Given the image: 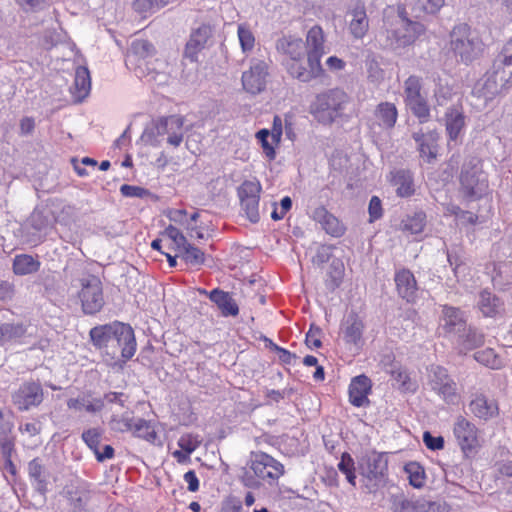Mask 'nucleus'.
Segmentation results:
<instances>
[{
    "mask_svg": "<svg viewBox=\"0 0 512 512\" xmlns=\"http://www.w3.org/2000/svg\"><path fill=\"white\" fill-rule=\"evenodd\" d=\"M321 333H322V330L319 327H317L315 325H311L309 331L306 334V340H305L306 344L309 347H312V346L315 348L321 347V345H322V342L320 340Z\"/></svg>",
    "mask_w": 512,
    "mask_h": 512,
    "instance_id": "nucleus-62",
    "label": "nucleus"
},
{
    "mask_svg": "<svg viewBox=\"0 0 512 512\" xmlns=\"http://www.w3.org/2000/svg\"><path fill=\"white\" fill-rule=\"evenodd\" d=\"M311 217L330 236L339 238L345 234V225L324 206L315 208Z\"/></svg>",
    "mask_w": 512,
    "mask_h": 512,
    "instance_id": "nucleus-19",
    "label": "nucleus"
},
{
    "mask_svg": "<svg viewBox=\"0 0 512 512\" xmlns=\"http://www.w3.org/2000/svg\"><path fill=\"white\" fill-rule=\"evenodd\" d=\"M74 89L79 101L83 100L90 92L91 78L88 68L79 66L75 71Z\"/></svg>",
    "mask_w": 512,
    "mask_h": 512,
    "instance_id": "nucleus-33",
    "label": "nucleus"
},
{
    "mask_svg": "<svg viewBox=\"0 0 512 512\" xmlns=\"http://www.w3.org/2000/svg\"><path fill=\"white\" fill-rule=\"evenodd\" d=\"M183 124V118L178 115L161 118L156 123V132L158 135L170 134L175 128L180 130Z\"/></svg>",
    "mask_w": 512,
    "mask_h": 512,
    "instance_id": "nucleus-38",
    "label": "nucleus"
},
{
    "mask_svg": "<svg viewBox=\"0 0 512 512\" xmlns=\"http://www.w3.org/2000/svg\"><path fill=\"white\" fill-rule=\"evenodd\" d=\"M41 263L37 257L29 254H19L13 259L12 270L17 276H26L37 273Z\"/></svg>",
    "mask_w": 512,
    "mask_h": 512,
    "instance_id": "nucleus-28",
    "label": "nucleus"
},
{
    "mask_svg": "<svg viewBox=\"0 0 512 512\" xmlns=\"http://www.w3.org/2000/svg\"><path fill=\"white\" fill-rule=\"evenodd\" d=\"M262 187L258 181H244L237 190L242 211L252 222L260 219L259 200Z\"/></svg>",
    "mask_w": 512,
    "mask_h": 512,
    "instance_id": "nucleus-10",
    "label": "nucleus"
},
{
    "mask_svg": "<svg viewBox=\"0 0 512 512\" xmlns=\"http://www.w3.org/2000/svg\"><path fill=\"white\" fill-rule=\"evenodd\" d=\"M248 466L253 471L254 476L245 472L243 483L247 487H258L260 483L257 479L269 485L276 484L278 479L284 474L283 464L261 451L251 453Z\"/></svg>",
    "mask_w": 512,
    "mask_h": 512,
    "instance_id": "nucleus-4",
    "label": "nucleus"
},
{
    "mask_svg": "<svg viewBox=\"0 0 512 512\" xmlns=\"http://www.w3.org/2000/svg\"><path fill=\"white\" fill-rule=\"evenodd\" d=\"M15 295V285L8 280L0 279V301H9Z\"/></svg>",
    "mask_w": 512,
    "mask_h": 512,
    "instance_id": "nucleus-63",
    "label": "nucleus"
},
{
    "mask_svg": "<svg viewBox=\"0 0 512 512\" xmlns=\"http://www.w3.org/2000/svg\"><path fill=\"white\" fill-rule=\"evenodd\" d=\"M26 327L22 323H3L0 325V345L23 337Z\"/></svg>",
    "mask_w": 512,
    "mask_h": 512,
    "instance_id": "nucleus-35",
    "label": "nucleus"
},
{
    "mask_svg": "<svg viewBox=\"0 0 512 512\" xmlns=\"http://www.w3.org/2000/svg\"><path fill=\"white\" fill-rule=\"evenodd\" d=\"M453 432L465 455L475 453L480 447L477 427L463 416L457 418Z\"/></svg>",
    "mask_w": 512,
    "mask_h": 512,
    "instance_id": "nucleus-12",
    "label": "nucleus"
},
{
    "mask_svg": "<svg viewBox=\"0 0 512 512\" xmlns=\"http://www.w3.org/2000/svg\"><path fill=\"white\" fill-rule=\"evenodd\" d=\"M398 110L394 103H379L371 119L368 121V127L373 134H381L383 131H391L397 122Z\"/></svg>",
    "mask_w": 512,
    "mask_h": 512,
    "instance_id": "nucleus-14",
    "label": "nucleus"
},
{
    "mask_svg": "<svg viewBox=\"0 0 512 512\" xmlns=\"http://www.w3.org/2000/svg\"><path fill=\"white\" fill-rule=\"evenodd\" d=\"M350 102L348 94L339 88L328 89L315 96L309 112L320 123L331 124L344 114Z\"/></svg>",
    "mask_w": 512,
    "mask_h": 512,
    "instance_id": "nucleus-3",
    "label": "nucleus"
},
{
    "mask_svg": "<svg viewBox=\"0 0 512 512\" xmlns=\"http://www.w3.org/2000/svg\"><path fill=\"white\" fill-rule=\"evenodd\" d=\"M28 473L36 483V490L45 494L47 491V473L39 458L31 460L28 464Z\"/></svg>",
    "mask_w": 512,
    "mask_h": 512,
    "instance_id": "nucleus-32",
    "label": "nucleus"
},
{
    "mask_svg": "<svg viewBox=\"0 0 512 512\" xmlns=\"http://www.w3.org/2000/svg\"><path fill=\"white\" fill-rule=\"evenodd\" d=\"M465 326L464 315L458 308L448 306L443 308L441 327L446 333L458 335L461 331H465Z\"/></svg>",
    "mask_w": 512,
    "mask_h": 512,
    "instance_id": "nucleus-26",
    "label": "nucleus"
},
{
    "mask_svg": "<svg viewBox=\"0 0 512 512\" xmlns=\"http://www.w3.org/2000/svg\"><path fill=\"white\" fill-rule=\"evenodd\" d=\"M80 291L78 298L81 308L86 315H95L102 310L105 304L103 285L99 277L85 275L80 280Z\"/></svg>",
    "mask_w": 512,
    "mask_h": 512,
    "instance_id": "nucleus-8",
    "label": "nucleus"
},
{
    "mask_svg": "<svg viewBox=\"0 0 512 512\" xmlns=\"http://www.w3.org/2000/svg\"><path fill=\"white\" fill-rule=\"evenodd\" d=\"M29 223L35 230L42 231L50 225L51 221L44 211L36 209L30 215Z\"/></svg>",
    "mask_w": 512,
    "mask_h": 512,
    "instance_id": "nucleus-47",
    "label": "nucleus"
},
{
    "mask_svg": "<svg viewBox=\"0 0 512 512\" xmlns=\"http://www.w3.org/2000/svg\"><path fill=\"white\" fill-rule=\"evenodd\" d=\"M398 16L400 18V25L396 29L389 31L387 36L393 49L411 45L425 31L422 23L408 18L405 8L398 7Z\"/></svg>",
    "mask_w": 512,
    "mask_h": 512,
    "instance_id": "nucleus-9",
    "label": "nucleus"
},
{
    "mask_svg": "<svg viewBox=\"0 0 512 512\" xmlns=\"http://www.w3.org/2000/svg\"><path fill=\"white\" fill-rule=\"evenodd\" d=\"M450 48L456 58L468 64L482 54L484 43L469 26L461 24L456 26L450 34Z\"/></svg>",
    "mask_w": 512,
    "mask_h": 512,
    "instance_id": "nucleus-5",
    "label": "nucleus"
},
{
    "mask_svg": "<svg viewBox=\"0 0 512 512\" xmlns=\"http://www.w3.org/2000/svg\"><path fill=\"white\" fill-rule=\"evenodd\" d=\"M364 328L365 325L361 317L355 312L349 313L341 328L344 341L354 345L357 349L360 348L364 343L362 338Z\"/></svg>",
    "mask_w": 512,
    "mask_h": 512,
    "instance_id": "nucleus-20",
    "label": "nucleus"
},
{
    "mask_svg": "<svg viewBox=\"0 0 512 512\" xmlns=\"http://www.w3.org/2000/svg\"><path fill=\"white\" fill-rule=\"evenodd\" d=\"M458 343L463 349L472 350L483 345L484 335L475 329L465 327V331L458 334Z\"/></svg>",
    "mask_w": 512,
    "mask_h": 512,
    "instance_id": "nucleus-36",
    "label": "nucleus"
},
{
    "mask_svg": "<svg viewBox=\"0 0 512 512\" xmlns=\"http://www.w3.org/2000/svg\"><path fill=\"white\" fill-rule=\"evenodd\" d=\"M459 181L460 191L469 199L480 198L487 192L488 178L479 158L469 157L463 163Z\"/></svg>",
    "mask_w": 512,
    "mask_h": 512,
    "instance_id": "nucleus-6",
    "label": "nucleus"
},
{
    "mask_svg": "<svg viewBox=\"0 0 512 512\" xmlns=\"http://www.w3.org/2000/svg\"><path fill=\"white\" fill-rule=\"evenodd\" d=\"M180 253L186 263L193 266L201 265L204 262V253L197 247L187 243Z\"/></svg>",
    "mask_w": 512,
    "mask_h": 512,
    "instance_id": "nucleus-43",
    "label": "nucleus"
},
{
    "mask_svg": "<svg viewBox=\"0 0 512 512\" xmlns=\"http://www.w3.org/2000/svg\"><path fill=\"white\" fill-rule=\"evenodd\" d=\"M464 126V117L460 113L447 115L446 130L451 140H456Z\"/></svg>",
    "mask_w": 512,
    "mask_h": 512,
    "instance_id": "nucleus-41",
    "label": "nucleus"
},
{
    "mask_svg": "<svg viewBox=\"0 0 512 512\" xmlns=\"http://www.w3.org/2000/svg\"><path fill=\"white\" fill-rule=\"evenodd\" d=\"M423 442L432 451L444 448V438L442 436H433L429 431L423 433Z\"/></svg>",
    "mask_w": 512,
    "mask_h": 512,
    "instance_id": "nucleus-57",
    "label": "nucleus"
},
{
    "mask_svg": "<svg viewBox=\"0 0 512 512\" xmlns=\"http://www.w3.org/2000/svg\"><path fill=\"white\" fill-rule=\"evenodd\" d=\"M268 75V64L260 59H252L250 69L242 74L244 90L253 95L261 93L266 88Z\"/></svg>",
    "mask_w": 512,
    "mask_h": 512,
    "instance_id": "nucleus-15",
    "label": "nucleus"
},
{
    "mask_svg": "<svg viewBox=\"0 0 512 512\" xmlns=\"http://www.w3.org/2000/svg\"><path fill=\"white\" fill-rule=\"evenodd\" d=\"M25 12H36L46 7L45 0H15Z\"/></svg>",
    "mask_w": 512,
    "mask_h": 512,
    "instance_id": "nucleus-60",
    "label": "nucleus"
},
{
    "mask_svg": "<svg viewBox=\"0 0 512 512\" xmlns=\"http://www.w3.org/2000/svg\"><path fill=\"white\" fill-rule=\"evenodd\" d=\"M388 461L384 453L376 451L367 452L358 462L360 474L375 485L384 483Z\"/></svg>",
    "mask_w": 512,
    "mask_h": 512,
    "instance_id": "nucleus-11",
    "label": "nucleus"
},
{
    "mask_svg": "<svg viewBox=\"0 0 512 512\" xmlns=\"http://www.w3.org/2000/svg\"><path fill=\"white\" fill-rule=\"evenodd\" d=\"M405 471L409 475V482L415 488H420L424 485L425 474L423 468L416 462L408 463L405 466Z\"/></svg>",
    "mask_w": 512,
    "mask_h": 512,
    "instance_id": "nucleus-45",
    "label": "nucleus"
},
{
    "mask_svg": "<svg viewBox=\"0 0 512 512\" xmlns=\"http://www.w3.org/2000/svg\"><path fill=\"white\" fill-rule=\"evenodd\" d=\"M277 49L288 55L292 61H299L305 53V45L300 38L285 36L277 41Z\"/></svg>",
    "mask_w": 512,
    "mask_h": 512,
    "instance_id": "nucleus-29",
    "label": "nucleus"
},
{
    "mask_svg": "<svg viewBox=\"0 0 512 512\" xmlns=\"http://www.w3.org/2000/svg\"><path fill=\"white\" fill-rule=\"evenodd\" d=\"M499 306V299L490 292L484 291L480 294L479 307L485 316H492Z\"/></svg>",
    "mask_w": 512,
    "mask_h": 512,
    "instance_id": "nucleus-44",
    "label": "nucleus"
},
{
    "mask_svg": "<svg viewBox=\"0 0 512 512\" xmlns=\"http://www.w3.org/2000/svg\"><path fill=\"white\" fill-rule=\"evenodd\" d=\"M349 31L357 39L363 38L369 29V20L364 4L357 3L348 11Z\"/></svg>",
    "mask_w": 512,
    "mask_h": 512,
    "instance_id": "nucleus-23",
    "label": "nucleus"
},
{
    "mask_svg": "<svg viewBox=\"0 0 512 512\" xmlns=\"http://www.w3.org/2000/svg\"><path fill=\"white\" fill-rule=\"evenodd\" d=\"M512 81V38L493 61L492 70L483 85L487 99L503 94L510 88Z\"/></svg>",
    "mask_w": 512,
    "mask_h": 512,
    "instance_id": "nucleus-2",
    "label": "nucleus"
},
{
    "mask_svg": "<svg viewBox=\"0 0 512 512\" xmlns=\"http://www.w3.org/2000/svg\"><path fill=\"white\" fill-rule=\"evenodd\" d=\"M134 420L135 419L128 417L113 418L110 421V427L112 430L118 432L132 431Z\"/></svg>",
    "mask_w": 512,
    "mask_h": 512,
    "instance_id": "nucleus-59",
    "label": "nucleus"
},
{
    "mask_svg": "<svg viewBox=\"0 0 512 512\" xmlns=\"http://www.w3.org/2000/svg\"><path fill=\"white\" fill-rule=\"evenodd\" d=\"M403 89L404 102L408 109L420 123H426L431 114L427 94L423 91L422 79L416 75L409 76L404 81Z\"/></svg>",
    "mask_w": 512,
    "mask_h": 512,
    "instance_id": "nucleus-7",
    "label": "nucleus"
},
{
    "mask_svg": "<svg viewBox=\"0 0 512 512\" xmlns=\"http://www.w3.org/2000/svg\"><path fill=\"white\" fill-rule=\"evenodd\" d=\"M12 426L9 423L0 427V448L4 457H11L14 450V440L10 436Z\"/></svg>",
    "mask_w": 512,
    "mask_h": 512,
    "instance_id": "nucleus-42",
    "label": "nucleus"
},
{
    "mask_svg": "<svg viewBox=\"0 0 512 512\" xmlns=\"http://www.w3.org/2000/svg\"><path fill=\"white\" fill-rule=\"evenodd\" d=\"M416 512H442V506L436 501H430L426 498L414 499Z\"/></svg>",
    "mask_w": 512,
    "mask_h": 512,
    "instance_id": "nucleus-51",
    "label": "nucleus"
},
{
    "mask_svg": "<svg viewBox=\"0 0 512 512\" xmlns=\"http://www.w3.org/2000/svg\"><path fill=\"white\" fill-rule=\"evenodd\" d=\"M444 4V0H413L411 3V16L420 19L427 14H435Z\"/></svg>",
    "mask_w": 512,
    "mask_h": 512,
    "instance_id": "nucleus-31",
    "label": "nucleus"
},
{
    "mask_svg": "<svg viewBox=\"0 0 512 512\" xmlns=\"http://www.w3.org/2000/svg\"><path fill=\"white\" fill-rule=\"evenodd\" d=\"M371 390V381L365 375H359L352 379L349 386V399L352 405L361 407L369 403L367 398Z\"/></svg>",
    "mask_w": 512,
    "mask_h": 512,
    "instance_id": "nucleus-24",
    "label": "nucleus"
},
{
    "mask_svg": "<svg viewBox=\"0 0 512 512\" xmlns=\"http://www.w3.org/2000/svg\"><path fill=\"white\" fill-rule=\"evenodd\" d=\"M132 431L136 437L143 438L151 443H154L157 439V433L152 425L142 418L134 420Z\"/></svg>",
    "mask_w": 512,
    "mask_h": 512,
    "instance_id": "nucleus-37",
    "label": "nucleus"
},
{
    "mask_svg": "<svg viewBox=\"0 0 512 512\" xmlns=\"http://www.w3.org/2000/svg\"><path fill=\"white\" fill-rule=\"evenodd\" d=\"M338 469L346 476L347 481L351 485H356L355 463L348 452L342 454L341 460L338 463Z\"/></svg>",
    "mask_w": 512,
    "mask_h": 512,
    "instance_id": "nucleus-40",
    "label": "nucleus"
},
{
    "mask_svg": "<svg viewBox=\"0 0 512 512\" xmlns=\"http://www.w3.org/2000/svg\"><path fill=\"white\" fill-rule=\"evenodd\" d=\"M238 38L243 52L253 49L255 43L254 35L251 30L243 24L238 26Z\"/></svg>",
    "mask_w": 512,
    "mask_h": 512,
    "instance_id": "nucleus-46",
    "label": "nucleus"
},
{
    "mask_svg": "<svg viewBox=\"0 0 512 512\" xmlns=\"http://www.w3.org/2000/svg\"><path fill=\"white\" fill-rule=\"evenodd\" d=\"M200 443H201V441L198 440L197 437H195L191 434H186V435L181 436L178 441L179 447L184 452H186V454H189V455L197 449V447L200 445Z\"/></svg>",
    "mask_w": 512,
    "mask_h": 512,
    "instance_id": "nucleus-54",
    "label": "nucleus"
},
{
    "mask_svg": "<svg viewBox=\"0 0 512 512\" xmlns=\"http://www.w3.org/2000/svg\"><path fill=\"white\" fill-rule=\"evenodd\" d=\"M412 138L417 143L420 157L427 163H433L438 155L439 134L435 130L424 132L420 128L412 133Z\"/></svg>",
    "mask_w": 512,
    "mask_h": 512,
    "instance_id": "nucleus-17",
    "label": "nucleus"
},
{
    "mask_svg": "<svg viewBox=\"0 0 512 512\" xmlns=\"http://www.w3.org/2000/svg\"><path fill=\"white\" fill-rule=\"evenodd\" d=\"M394 280L399 296L407 302L414 301L417 283L412 272L408 269H401L396 272Z\"/></svg>",
    "mask_w": 512,
    "mask_h": 512,
    "instance_id": "nucleus-25",
    "label": "nucleus"
},
{
    "mask_svg": "<svg viewBox=\"0 0 512 512\" xmlns=\"http://www.w3.org/2000/svg\"><path fill=\"white\" fill-rule=\"evenodd\" d=\"M270 135V131L267 129H261L256 133V138L261 143L263 148V152L267 158L273 160L275 158V150L272 144L268 141Z\"/></svg>",
    "mask_w": 512,
    "mask_h": 512,
    "instance_id": "nucleus-48",
    "label": "nucleus"
},
{
    "mask_svg": "<svg viewBox=\"0 0 512 512\" xmlns=\"http://www.w3.org/2000/svg\"><path fill=\"white\" fill-rule=\"evenodd\" d=\"M44 400V391L39 381H26L12 395V401L20 411L39 406Z\"/></svg>",
    "mask_w": 512,
    "mask_h": 512,
    "instance_id": "nucleus-13",
    "label": "nucleus"
},
{
    "mask_svg": "<svg viewBox=\"0 0 512 512\" xmlns=\"http://www.w3.org/2000/svg\"><path fill=\"white\" fill-rule=\"evenodd\" d=\"M391 183L399 197H410L415 192L413 174L409 170L399 169L393 172Z\"/></svg>",
    "mask_w": 512,
    "mask_h": 512,
    "instance_id": "nucleus-27",
    "label": "nucleus"
},
{
    "mask_svg": "<svg viewBox=\"0 0 512 512\" xmlns=\"http://www.w3.org/2000/svg\"><path fill=\"white\" fill-rule=\"evenodd\" d=\"M82 439L88 445V447L94 451V453L98 451L100 445V434L96 429H89L84 431L82 434Z\"/></svg>",
    "mask_w": 512,
    "mask_h": 512,
    "instance_id": "nucleus-58",
    "label": "nucleus"
},
{
    "mask_svg": "<svg viewBox=\"0 0 512 512\" xmlns=\"http://www.w3.org/2000/svg\"><path fill=\"white\" fill-rule=\"evenodd\" d=\"M391 376L397 382L398 387L402 390H410L411 384L409 382V376L406 371L400 368H392L390 371Z\"/></svg>",
    "mask_w": 512,
    "mask_h": 512,
    "instance_id": "nucleus-56",
    "label": "nucleus"
},
{
    "mask_svg": "<svg viewBox=\"0 0 512 512\" xmlns=\"http://www.w3.org/2000/svg\"><path fill=\"white\" fill-rule=\"evenodd\" d=\"M452 96V90L448 85H443L440 82L436 84L434 90V97L438 105H443Z\"/></svg>",
    "mask_w": 512,
    "mask_h": 512,
    "instance_id": "nucleus-61",
    "label": "nucleus"
},
{
    "mask_svg": "<svg viewBox=\"0 0 512 512\" xmlns=\"http://www.w3.org/2000/svg\"><path fill=\"white\" fill-rule=\"evenodd\" d=\"M468 411L480 420L489 421L499 415V405L497 400L487 397L482 392H475L470 396Z\"/></svg>",
    "mask_w": 512,
    "mask_h": 512,
    "instance_id": "nucleus-16",
    "label": "nucleus"
},
{
    "mask_svg": "<svg viewBox=\"0 0 512 512\" xmlns=\"http://www.w3.org/2000/svg\"><path fill=\"white\" fill-rule=\"evenodd\" d=\"M430 385L447 402H453L456 398V383L450 378L447 370L441 366L431 368Z\"/></svg>",
    "mask_w": 512,
    "mask_h": 512,
    "instance_id": "nucleus-18",
    "label": "nucleus"
},
{
    "mask_svg": "<svg viewBox=\"0 0 512 512\" xmlns=\"http://www.w3.org/2000/svg\"><path fill=\"white\" fill-rule=\"evenodd\" d=\"M65 493L70 504L77 510H82L90 500L91 492L85 483L66 486Z\"/></svg>",
    "mask_w": 512,
    "mask_h": 512,
    "instance_id": "nucleus-30",
    "label": "nucleus"
},
{
    "mask_svg": "<svg viewBox=\"0 0 512 512\" xmlns=\"http://www.w3.org/2000/svg\"><path fill=\"white\" fill-rule=\"evenodd\" d=\"M393 512H416L414 499H401L394 502Z\"/></svg>",
    "mask_w": 512,
    "mask_h": 512,
    "instance_id": "nucleus-64",
    "label": "nucleus"
},
{
    "mask_svg": "<svg viewBox=\"0 0 512 512\" xmlns=\"http://www.w3.org/2000/svg\"><path fill=\"white\" fill-rule=\"evenodd\" d=\"M132 51L142 57H148L153 54L154 46L147 40H136L132 43L131 46Z\"/></svg>",
    "mask_w": 512,
    "mask_h": 512,
    "instance_id": "nucleus-53",
    "label": "nucleus"
},
{
    "mask_svg": "<svg viewBox=\"0 0 512 512\" xmlns=\"http://www.w3.org/2000/svg\"><path fill=\"white\" fill-rule=\"evenodd\" d=\"M92 344L112 358L121 356L128 360L136 351L134 331L130 325L114 321L98 325L89 332Z\"/></svg>",
    "mask_w": 512,
    "mask_h": 512,
    "instance_id": "nucleus-1",
    "label": "nucleus"
},
{
    "mask_svg": "<svg viewBox=\"0 0 512 512\" xmlns=\"http://www.w3.org/2000/svg\"><path fill=\"white\" fill-rule=\"evenodd\" d=\"M200 293L207 295L209 299L216 304L223 316L235 317L239 314L238 304L230 293L218 288L212 290L211 292L200 290Z\"/></svg>",
    "mask_w": 512,
    "mask_h": 512,
    "instance_id": "nucleus-22",
    "label": "nucleus"
},
{
    "mask_svg": "<svg viewBox=\"0 0 512 512\" xmlns=\"http://www.w3.org/2000/svg\"><path fill=\"white\" fill-rule=\"evenodd\" d=\"M425 226L426 214L422 210L415 211L413 214L407 215L406 218L401 221V230L411 234H419L423 232Z\"/></svg>",
    "mask_w": 512,
    "mask_h": 512,
    "instance_id": "nucleus-34",
    "label": "nucleus"
},
{
    "mask_svg": "<svg viewBox=\"0 0 512 512\" xmlns=\"http://www.w3.org/2000/svg\"><path fill=\"white\" fill-rule=\"evenodd\" d=\"M290 74L301 82H309L313 79V72L302 67L298 61H293L289 66Z\"/></svg>",
    "mask_w": 512,
    "mask_h": 512,
    "instance_id": "nucleus-52",
    "label": "nucleus"
},
{
    "mask_svg": "<svg viewBox=\"0 0 512 512\" xmlns=\"http://www.w3.org/2000/svg\"><path fill=\"white\" fill-rule=\"evenodd\" d=\"M167 3V0H134L133 8L137 12L145 13L153 8L163 7Z\"/></svg>",
    "mask_w": 512,
    "mask_h": 512,
    "instance_id": "nucleus-49",
    "label": "nucleus"
},
{
    "mask_svg": "<svg viewBox=\"0 0 512 512\" xmlns=\"http://www.w3.org/2000/svg\"><path fill=\"white\" fill-rule=\"evenodd\" d=\"M212 32V27L207 24H202L197 29L193 30L185 47V57L189 58L191 61H195L197 54L204 49L207 41L212 36Z\"/></svg>",
    "mask_w": 512,
    "mask_h": 512,
    "instance_id": "nucleus-21",
    "label": "nucleus"
},
{
    "mask_svg": "<svg viewBox=\"0 0 512 512\" xmlns=\"http://www.w3.org/2000/svg\"><path fill=\"white\" fill-rule=\"evenodd\" d=\"M307 50L324 52L323 43L324 35L320 26H313L307 33L306 37Z\"/></svg>",
    "mask_w": 512,
    "mask_h": 512,
    "instance_id": "nucleus-39",
    "label": "nucleus"
},
{
    "mask_svg": "<svg viewBox=\"0 0 512 512\" xmlns=\"http://www.w3.org/2000/svg\"><path fill=\"white\" fill-rule=\"evenodd\" d=\"M120 192L125 197L145 198L150 195L149 190L128 184H123L120 187Z\"/></svg>",
    "mask_w": 512,
    "mask_h": 512,
    "instance_id": "nucleus-55",
    "label": "nucleus"
},
{
    "mask_svg": "<svg viewBox=\"0 0 512 512\" xmlns=\"http://www.w3.org/2000/svg\"><path fill=\"white\" fill-rule=\"evenodd\" d=\"M164 234L173 241L179 251L188 243L183 233L173 225H169Z\"/></svg>",
    "mask_w": 512,
    "mask_h": 512,
    "instance_id": "nucleus-50",
    "label": "nucleus"
}]
</instances>
